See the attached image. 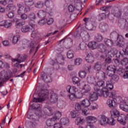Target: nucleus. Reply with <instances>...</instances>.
I'll use <instances>...</instances> for the list:
<instances>
[{
  "instance_id": "obj_1",
  "label": "nucleus",
  "mask_w": 128,
  "mask_h": 128,
  "mask_svg": "<svg viewBox=\"0 0 128 128\" xmlns=\"http://www.w3.org/2000/svg\"><path fill=\"white\" fill-rule=\"evenodd\" d=\"M112 88H114V84H112V82L107 81L106 82V88H102V90L104 98H112L113 100L116 98V93L108 92L109 90H110Z\"/></svg>"
},
{
  "instance_id": "obj_2",
  "label": "nucleus",
  "mask_w": 128,
  "mask_h": 128,
  "mask_svg": "<svg viewBox=\"0 0 128 128\" xmlns=\"http://www.w3.org/2000/svg\"><path fill=\"white\" fill-rule=\"evenodd\" d=\"M124 54H126V53L124 50L118 51V50L114 48L110 51H106L104 54L100 56V58L104 60L106 58H112L116 55V58H120V56H124Z\"/></svg>"
},
{
  "instance_id": "obj_3",
  "label": "nucleus",
  "mask_w": 128,
  "mask_h": 128,
  "mask_svg": "<svg viewBox=\"0 0 128 128\" xmlns=\"http://www.w3.org/2000/svg\"><path fill=\"white\" fill-rule=\"evenodd\" d=\"M48 90H42L38 94L39 98H34L32 102H42L46 98H48Z\"/></svg>"
},
{
  "instance_id": "obj_4",
  "label": "nucleus",
  "mask_w": 128,
  "mask_h": 128,
  "mask_svg": "<svg viewBox=\"0 0 128 128\" xmlns=\"http://www.w3.org/2000/svg\"><path fill=\"white\" fill-rule=\"evenodd\" d=\"M94 90L95 92H91L89 95V100L90 102H96V100H98V96H104V93L100 88L94 87Z\"/></svg>"
},
{
  "instance_id": "obj_5",
  "label": "nucleus",
  "mask_w": 128,
  "mask_h": 128,
  "mask_svg": "<svg viewBox=\"0 0 128 128\" xmlns=\"http://www.w3.org/2000/svg\"><path fill=\"white\" fill-rule=\"evenodd\" d=\"M116 100V102L120 104V108L125 112H128V104H126V100L122 99L120 97H116L114 98Z\"/></svg>"
},
{
  "instance_id": "obj_6",
  "label": "nucleus",
  "mask_w": 128,
  "mask_h": 128,
  "mask_svg": "<svg viewBox=\"0 0 128 128\" xmlns=\"http://www.w3.org/2000/svg\"><path fill=\"white\" fill-rule=\"evenodd\" d=\"M10 78V76L8 72L4 70L0 72V88L4 86V82H6Z\"/></svg>"
},
{
  "instance_id": "obj_7",
  "label": "nucleus",
  "mask_w": 128,
  "mask_h": 128,
  "mask_svg": "<svg viewBox=\"0 0 128 128\" xmlns=\"http://www.w3.org/2000/svg\"><path fill=\"white\" fill-rule=\"evenodd\" d=\"M58 94L54 92H52L50 94L48 100L49 101L46 102V104H56L58 102Z\"/></svg>"
},
{
  "instance_id": "obj_8",
  "label": "nucleus",
  "mask_w": 128,
  "mask_h": 128,
  "mask_svg": "<svg viewBox=\"0 0 128 128\" xmlns=\"http://www.w3.org/2000/svg\"><path fill=\"white\" fill-rule=\"evenodd\" d=\"M64 42V44L66 48H70L72 46V40L70 38H67L64 40L62 39L59 40L58 42L59 46L60 44V42Z\"/></svg>"
},
{
  "instance_id": "obj_9",
  "label": "nucleus",
  "mask_w": 128,
  "mask_h": 128,
  "mask_svg": "<svg viewBox=\"0 0 128 128\" xmlns=\"http://www.w3.org/2000/svg\"><path fill=\"white\" fill-rule=\"evenodd\" d=\"M80 36L84 42H86L90 40V36L88 32L86 30L82 31L80 33Z\"/></svg>"
},
{
  "instance_id": "obj_10",
  "label": "nucleus",
  "mask_w": 128,
  "mask_h": 128,
  "mask_svg": "<svg viewBox=\"0 0 128 128\" xmlns=\"http://www.w3.org/2000/svg\"><path fill=\"white\" fill-rule=\"evenodd\" d=\"M40 106L38 104H35L32 105L33 108L36 110L35 112V114L38 116V118H33V120H34V122H36V120H38V118H40V112H42L40 110Z\"/></svg>"
},
{
  "instance_id": "obj_11",
  "label": "nucleus",
  "mask_w": 128,
  "mask_h": 128,
  "mask_svg": "<svg viewBox=\"0 0 128 128\" xmlns=\"http://www.w3.org/2000/svg\"><path fill=\"white\" fill-rule=\"evenodd\" d=\"M64 60V56L61 55L56 60H51L50 62V64L52 66H56L58 65V64H62V63Z\"/></svg>"
},
{
  "instance_id": "obj_12",
  "label": "nucleus",
  "mask_w": 128,
  "mask_h": 128,
  "mask_svg": "<svg viewBox=\"0 0 128 128\" xmlns=\"http://www.w3.org/2000/svg\"><path fill=\"white\" fill-rule=\"evenodd\" d=\"M88 0H72V5L76 8L78 10H80L82 8V4H84Z\"/></svg>"
},
{
  "instance_id": "obj_13",
  "label": "nucleus",
  "mask_w": 128,
  "mask_h": 128,
  "mask_svg": "<svg viewBox=\"0 0 128 128\" xmlns=\"http://www.w3.org/2000/svg\"><path fill=\"white\" fill-rule=\"evenodd\" d=\"M127 120H128V114L126 115L121 114L118 118V122L122 126H126Z\"/></svg>"
},
{
  "instance_id": "obj_14",
  "label": "nucleus",
  "mask_w": 128,
  "mask_h": 128,
  "mask_svg": "<svg viewBox=\"0 0 128 128\" xmlns=\"http://www.w3.org/2000/svg\"><path fill=\"white\" fill-rule=\"evenodd\" d=\"M116 72V68L114 66L110 65L108 66L106 72L108 76H112V74H114Z\"/></svg>"
},
{
  "instance_id": "obj_15",
  "label": "nucleus",
  "mask_w": 128,
  "mask_h": 128,
  "mask_svg": "<svg viewBox=\"0 0 128 128\" xmlns=\"http://www.w3.org/2000/svg\"><path fill=\"white\" fill-rule=\"evenodd\" d=\"M106 18H108L110 20H114V18H111L110 15L108 16V13H100L98 16V20L100 22V20H106Z\"/></svg>"
},
{
  "instance_id": "obj_16",
  "label": "nucleus",
  "mask_w": 128,
  "mask_h": 128,
  "mask_svg": "<svg viewBox=\"0 0 128 128\" xmlns=\"http://www.w3.org/2000/svg\"><path fill=\"white\" fill-rule=\"evenodd\" d=\"M110 113L112 118H118L117 120L118 122V118L120 116V112L118 109L114 108L110 110Z\"/></svg>"
},
{
  "instance_id": "obj_17",
  "label": "nucleus",
  "mask_w": 128,
  "mask_h": 128,
  "mask_svg": "<svg viewBox=\"0 0 128 128\" xmlns=\"http://www.w3.org/2000/svg\"><path fill=\"white\" fill-rule=\"evenodd\" d=\"M29 47L30 48V52H35L34 54H36L38 50V49L40 48V46L38 45L37 47L36 48V45L34 44V41H32L30 42Z\"/></svg>"
},
{
  "instance_id": "obj_18",
  "label": "nucleus",
  "mask_w": 128,
  "mask_h": 128,
  "mask_svg": "<svg viewBox=\"0 0 128 128\" xmlns=\"http://www.w3.org/2000/svg\"><path fill=\"white\" fill-rule=\"evenodd\" d=\"M41 78L46 84L52 82V78L48 76V74L46 73L42 72L41 74Z\"/></svg>"
},
{
  "instance_id": "obj_19",
  "label": "nucleus",
  "mask_w": 128,
  "mask_h": 128,
  "mask_svg": "<svg viewBox=\"0 0 128 128\" xmlns=\"http://www.w3.org/2000/svg\"><path fill=\"white\" fill-rule=\"evenodd\" d=\"M86 122L88 124H94V122H98V118L94 116H88L86 117Z\"/></svg>"
},
{
  "instance_id": "obj_20",
  "label": "nucleus",
  "mask_w": 128,
  "mask_h": 128,
  "mask_svg": "<svg viewBox=\"0 0 128 128\" xmlns=\"http://www.w3.org/2000/svg\"><path fill=\"white\" fill-rule=\"evenodd\" d=\"M112 14L114 16H116V18H120V16H122V10L118 8H114L112 10Z\"/></svg>"
},
{
  "instance_id": "obj_21",
  "label": "nucleus",
  "mask_w": 128,
  "mask_h": 128,
  "mask_svg": "<svg viewBox=\"0 0 128 128\" xmlns=\"http://www.w3.org/2000/svg\"><path fill=\"white\" fill-rule=\"evenodd\" d=\"M12 24V21L10 20H2L0 22V26H4L6 28H10Z\"/></svg>"
},
{
  "instance_id": "obj_22",
  "label": "nucleus",
  "mask_w": 128,
  "mask_h": 128,
  "mask_svg": "<svg viewBox=\"0 0 128 128\" xmlns=\"http://www.w3.org/2000/svg\"><path fill=\"white\" fill-rule=\"evenodd\" d=\"M16 7L18 8V14H22L23 12H24V2H21L20 3H18L16 4Z\"/></svg>"
},
{
  "instance_id": "obj_23",
  "label": "nucleus",
  "mask_w": 128,
  "mask_h": 128,
  "mask_svg": "<svg viewBox=\"0 0 128 128\" xmlns=\"http://www.w3.org/2000/svg\"><path fill=\"white\" fill-rule=\"evenodd\" d=\"M108 120V117L104 115L100 116V118L98 120L99 124L101 126H106V122Z\"/></svg>"
},
{
  "instance_id": "obj_24",
  "label": "nucleus",
  "mask_w": 128,
  "mask_h": 128,
  "mask_svg": "<svg viewBox=\"0 0 128 128\" xmlns=\"http://www.w3.org/2000/svg\"><path fill=\"white\" fill-rule=\"evenodd\" d=\"M99 28L102 32H104L108 30V25L105 22H101L99 25Z\"/></svg>"
},
{
  "instance_id": "obj_25",
  "label": "nucleus",
  "mask_w": 128,
  "mask_h": 128,
  "mask_svg": "<svg viewBox=\"0 0 128 128\" xmlns=\"http://www.w3.org/2000/svg\"><path fill=\"white\" fill-rule=\"evenodd\" d=\"M43 112L46 116H52V108L48 105H46L44 106Z\"/></svg>"
},
{
  "instance_id": "obj_26",
  "label": "nucleus",
  "mask_w": 128,
  "mask_h": 128,
  "mask_svg": "<svg viewBox=\"0 0 128 128\" xmlns=\"http://www.w3.org/2000/svg\"><path fill=\"white\" fill-rule=\"evenodd\" d=\"M117 40L118 42L116 43L117 46H120V48H122V42H124V40H126V39L124 38V37L122 35L118 34L117 36Z\"/></svg>"
},
{
  "instance_id": "obj_27",
  "label": "nucleus",
  "mask_w": 128,
  "mask_h": 128,
  "mask_svg": "<svg viewBox=\"0 0 128 128\" xmlns=\"http://www.w3.org/2000/svg\"><path fill=\"white\" fill-rule=\"evenodd\" d=\"M56 118H50L46 120V124L47 126H52L56 122Z\"/></svg>"
},
{
  "instance_id": "obj_28",
  "label": "nucleus",
  "mask_w": 128,
  "mask_h": 128,
  "mask_svg": "<svg viewBox=\"0 0 128 128\" xmlns=\"http://www.w3.org/2000/svg\"><path fill=\"white\" fill-rule=\"evenodd\" d=\"M80 104L82 106H84V108H88L90 106V100L86 98L80 102Z\"/></svg>"
},
{
  "instance_id": "obj_29",
  "label": "nucleus",
  "mask_w": 128,
  "mask_h": 128,
  "mask_svg": "<svg viewBox=\"0 0 128 128\" xmlns=\"http://www.w3.org/2000/svg\"><path fill=\"white\" fill-rule=\"evenodd\" d=\"M34 24H32L31 28L28 26H25L22 27V28H21V30L22 32L24 33L28 32H31L32 30H34Z\"/></svg>"
},
{
  "instance_id": "obj_30",
  "label": "nucleus",
  "mask_w": 128,
  "mask_h": 128,
  "mask_svg": "<svg viewBox=\"0 0 128 128\" xmlns=\"http://www.w3.org/2000/svg\"><path fill=\"white\" fill-rule=\"evenodd\" d=\"M86 55V56L85 60L87 62L92 64L94 60V56L92 54H87Z\"/></svg>"
},
{
  "instance_id": "obj_31",
  "label": "nucleus",
  "mask_w": 128,
  "mask_h": 128,
  "mask_svg": "<svg viewBox=\"0 0 128 128\" xmlns=\"http://www.w3.org/2000/svg\"><path fill=\"white\" fill-rule=\"evenodd\" d=\"M98 50L100 52H108L106 50V47L102 44H100L98 46Z\"/></svg>"
},
{
  "instance_id": "obj_32",
  "label": "nucleus",
  "mask_w": 128,
  "mask_h": 128,
  "mask_svg": "<svg viewBox=\"0 0 128 128\" xmlns=\"http://www.w3.org/2000/svg\"><path fill=\"white\" fill-rule=\"evenodd\" d=\"M6 9L10 12H16V6L13 4L9 3L6 6Z\"/></svg>"
},
{
  "instance_id": "obj_33",
  "label": "nucleus",
  "mask_w": 128,
  "mask_h": 128,
  "mask_svg": "<svg viewBox=\"0 0 128 128\" xmlns=\"http://www.w3.org/2000/svg\"><path fill=\"white\" fill-rule=\"evenodd\" d=\"M88 46L91 50H96L98 48V43L96 41H92L88 42Z\"/></svg>"
},
{
  "instance_id": "obj_34",
  "label": "nucleus",
  "mask_w": 128,
  "mask_h": 128,
  "mask_svg": "<svg viewBox=\"0 0 128 128\" xmlns=\"http://www.w3.org/2000/svg\"><path fill=\"white\" fill-rule=\"evenodd\" d=\"M104 44L109 48H112L114 46V41L112 40L105 38L104 40Z\"/></svg>"
},
{
  "instance_id": "obj_35",
  "label": "nucleus",
  "mask_w": 128,
  "mask_h": 128,
  "mask_svg": "<svg viewBox=\"0 0 128 128\" xmlns=\"http://www.w3.org/2000/svg\"><path fill=\"white\" fill-rule=\"evenodd\" d=\"M116 100H113L109 99L106 102V104L108 105L110 108H114V106H116Z\"/></svg>"
},
{
  "instance_id": "obj_36",
  "label": "nucleus",
  "mask_w": 128,
  "mask_h": 128,
  "mask_svg": "<svg viewBox=\"0 0 128 128\" xmlns=\"http://www.w3.org/2000/svg\"><path fill=\"white\" fill-rule=\"evenodd\" d=\"M118 58H124V59L121 60L120 64L122 66H126L128 64V56H120V57Z\"/></svg>"
},
{
  "instance_id": "obj_37",
  "label": "nucleus",
  "mask_w": 128,
  "mask_h": 128,
  "mask_svg": "<svg viewBox=\"0 0 128 128\" xmlns=\"http://www.w3.org/2000/svg\"><path fill=\"white\" fill-rule=\"evenodd\" d=\"M60 122L62 124L68 126H70V120L66 118H62L60 120Z\"/></svg>"
},
{
  "instance_id": "obj_38",
  "label": "nucleus",
  "mask_w": 128,
  "mask_h": 128,
  "mask_svg": "<svg viewBox=\"0 0 128 128\" xmlns=\"http://www.w3.org/2000/svg\"><path fill=\"white\" fill-rule=\"evenodd\" d=\"M66 90L70 94H76V88L74 86H67Z\"/></svg>"
},
{
  "instance_id": "obj_39",
  "label": "nucleus",
  "mask_w": 128,
  "mask_h": 128,
  "mask_svg": "<svg viewBox=\"0 0 128 128\" xmlns=\"http://www.w3.org/2000/svg\"><path fill=\"white\" fill-rule=\"evenodd\" d=\"M24 4L26 6H32L34 4V0H24Z\"/></svg>"
},
{
  "instance_id": "obj_40",
  "label": "nucleus",
  "mask_w": 128,
  "mask_h": 128,
  "mask_svg": "<svg viewBox=\"0 0 128 128\" xmlns=\"http://www.w3.org/2000/svg\"><path fill=\"white\" fill-rule=\"evenodd\" d=\"M86 80L88 84H94V82H96V78H94V76H88L87 77Z\"/></svg>"
},
{
  "instance_id": "obj_41",
  "label": "nucleus",
  "mask_w": 128,
  "mask_h": 128,
  "mask_svg": "<svg viewBox=\"0 0 128 128\" xmlns=\"http://www.w3.org/2000/svg\"><path fill=\"white\" fill-rule=\"evenodd\" d=\"M106 124H109L110 126H114L116 124V120L112 118H108Z\"/></svg>"
},
{
  "instance_id": "obj_42",
  "label": "nucleus",
  "mask_w": 128,
  "mask_h": 128,
  "mask_svg": "<svg viewBox=\"0 0 128 128\" xmlns=\"http://www.w3.org/2000/svg\"><path fill=\"white\" fill-rule=\"evenodd\" d=\"M38 18H46V16H48L46 12L44 10H40L37 14Z\"/></svg>"
},
{
  "instance_id": "obj_43",
  "label": "nucleus",
  "mask_w": 128,
  "mask_h": 128,
  "mask_svg": "<svg viewBox=\"0 0 128 128\" xmlns=\"http://www.w3.org/2000/svg\"><path fill=\"white\" fill-rule=\"evenodd\" d=\"M36 15L34 12L30 13L28 16V20L30 22H34V20H36Z\"/></svg>"
},
{
  "instance_id": "obj_44",
  "label": "nucleus",
  "mask_w": 128,
  "mask_h": 128,
  "mask_svg": "<svg viewBox=\"0 0 128 128\" xmlns=\"http://www.w3.org/2000/svg\"><path fill=\"white\" fill-rule=\"evenodd\" d=\"M45 12H46L47 16H52V6L46 7Z\"/></svg>"
},
{
  "instance_id": "obj_45",
  "label": "nucleus",
  "mask_w": 128,
  "mask_h": 128,
  "mask_svg": "<svg viewBox=\"0 0 128 128\" xmlns=\"http://www.w3.org/2000/svg\"><path fill=\"white\" fill-rule=\"evenodd\" d=\"M66 102L60 100L59 101L57 104V106L58 108H61L62 110V108H66Z\"/></svg>"
},
{
  "instance_id": "obj_46",
  "label": "nucleus",
  "mask_w": 128,
  "mask_h": 128,
  "mask_svg": "<svg viewBox=\"0 0 128 128\" xmlns=\"http://www.w3.org/2000/svg\"><path fill=\"white\" fill-rule=\"evenodd\" d=\"M12 2H14V0H0V4L2 6H6L8 4H12Z\"/></svg>"
},
{
  "instance_id": "obj_47",
  "label": "nucleus",
  "mask_w": 128,
  "mask_h": 128,
  "mask_svg": "<svg viewBox=\"0 0 128 128\" xmlns=\"http://www.w3.org/2000/svg\"><path fill=\"white\" fill-rule=\"evenodd\" d=\"M44 6V3L42 1H39L34 4V6L36 8H42Z\"/></svg>"
},
{
  "instance_id": "obj_48",
  "label": "nucleus",
  "mask_w": 128,
  "mask_h": 128,
  "mask_svg": "<svg viewBox=\"0 0 128 128\" xmlns=\"http://www.w3.org/2000/svg\"><path fill=\"white\" fill-rule=\"evenodd\" d=\"M10 66L6 62H4L2 60H0V68H8Z\"/></svg>"
},
{
  "instance_id": "obj_49",
  "label": "nucleus",
  "mask_w": 128,
  "mask_h": 128,
  "mask_svg": "<svg viewBox=\"0 0 128 128\" xmlns=\"http://www.w3.org/2000/svg\"><path fill=\"white\" fill-rule=\"evenodd\" d=\"M20 35H16L12 38V42L14 44H16L18 43V40H20Z\"/></svg>"
},
{
  "instance_id": "obj_50",
  "label": "nucleus",
  "mask_w": 128,
  "mask_h": 128,
  "mask_svg": "<svg viewBox=\"0 0 128 128\" xmlns=\"http://www.w3.org/2000/svg\"><path fill=\"white\" fill-rule=\"evenodd\" d=\"M72 5H70L68 6V10L70 12H72L76 9L77 10H78L76 7L74 6V5L72 4V0H71Z\"/></svg>"
},
{
  "instance_id": "obj_51",
  "label": "nucleus",
  "mask_w": 128,
  "mask_h": 128,
  "mask_svg": "<svg viewBox=\"0 0 128 128\" xmlns=\"http://www.w3.org/2000/svg\"><path fill=\"white\" fill-rule=\"evenodd\" d=\"M80 112L78 110H73L70 112V116L72 118H76L78 116Z\"/></svg>"
},
{
  "instance_id": "obj_52",
  "label": "nucleus",
  "mask_w": 128,
  "mask_h": 128,
  "mask_svg": "<svg viewBox=\"0 0 128 128\" xmlns=\"http://www.w3.org/2000/svg\"><path fill=\"white\" fill-rule=\"evenodd\" d=\"M106 86V83L104 82L102 80H100V81H98L97 82L95 86V88H96V86H98V88H104V86Z\"/></svg>"
},
{
  "instance_id": "obj_53",
  "label": "nucleus",
  "mask_w": 128,
  "mask_h": 128,
  "mask_svg": "<svg viewBox=\"0 0 128 128\" xmlns=\"http://www.w3.org/2000/svg\"><path fill=\"white\" fill-rule=\"evenodd\" d=\"M66 54L68 58H70V59L74 58V51L72 50H69L67 52Z\"/></svg>"
},
{
  "instance_id": "obj_54",
  "label": "nucleus",
  "mask_w": 128,
  "mask_h": 128,
  "mask_svg": "<svg viewBox=\"0 0 128 128\" xmlns=\"http://www.w3.org/2000/svg\"><path fill=\"white\" fill-rule=\"evenodd\" d=\"M90 104L91 106L89 108L90 110H98V106L96 103H92Z\"/></svg>"
},
{
  "instance_id": "obj_55",
  "label": "nucleus",
  "mask_w": 128,
  "mask_h": 128,
  "mask_svg": "<svg viewBox=\"0 0 128 128\" xmlns=\"http://www.w3.org/2000/svg\"><path fill=\"white\" fill-rule=\"evenodd\" d=\"M94 68L96 70H100V68H102V63L100 62H96L95 64V66H94Z\"/></svg>"
},
{
  "instance_id": "obj_56",
  "label": "nucleus",
  "mask_w": 128,
  "mask_h": 128,
  "mask_svg": "<svg viewBox=\"0 0 128 128\" xmlns=\"http://www.w3.org/2000/svg\"><path fill=\"white\" fill-rule=\"evenodd\" d=\"M72 80L74 84H79V82H80V78L76 76L72 77Z\"/></svg>"
},
{
  "instance_id": "obj_57",
  "label": "nucleus",
  "mask_w": 128,
  "mask_h": 128,
  "mask_svg": "<svg viewBox=\"0 0 128 128\" xmlns=\"http://www.w3.org/2000/svg\"><path fill=\"white\" fill-rule=\"evenodd\" d=\"M78 76L80 78H84L86 76V72L84 70L80 71V72H78Z\"/></svg>"
},
{
  "instance_id": "obj_58",
  "label": "nucleus",
  "mask_w": 128,
  "mask_h": 128,
  "mask_svg": "<svg viewBox=\"0 0 128 128\" xmlns=\"http://www.w3.org/2000/svg\"><path fill=\"white\" fill-rule=\"evenodd\" d=\"M76 122H77V124H82L84 122V118H78L76 120Z\"/></svg>"
},
{
  "instance_id": "obj_59",
  "label": "nucleus",
  "mask_w": 128,
  "mask_h": 128,
  "mask_svg": "<svg viewBox=\"0 0 128 128\" xmlns=\"http://www.w3.org/2000/svg\"><path fill=\"white\" fill-rule=\"evenodd\" d=\"M62 117V112L60 111H56L55 113V117H53L54 118H56V121L58 122V120L60 118Z\"/></svg>"
},
{
  "instance_id": "obj_60",
  "label": "nucleus",
  "mask_w": 128,
  "mask_h": 128,
  "mask_svg": "<svg viewBox=\"0 0 128 128\" xmlns=\"http://www.w3.org/2000/svg\"><path fill=\"white\" fill-rule=\"evenodd\" d=\"M82 62V59L81 58H77L74 60V64L75 66H80Z\"/></svg>"
},
{
  "instance_id": "obj_61",
  "label": "nucleus",
  "mask_w": 128,
  "mask_h": 128,
  "mask_svg": "<svg viewBox=\"0 0 128 128\" xmlns=\"http://www.w3.org/2000/svg\"><path fill=\"white\" fill-rule=\"evenodd\" d=\"M26 24V21H24L22 20H20L16 24L17 28L18 26H24Z\"/></svg>"
},
{
  "instance_id": "obj_62",
  "label": "nucleus",
  "mask_w": 128,
  "mask_h": 128,
  "mask_svg": "<svg viewBox=\"0 0 128 128\" xmlns=\"http://www.w3.org/2000/svg\"><path fill=\"white\" fill-rule=\"evenodd\" d=\"M118 34L116 32L114 31L111 32L110 34V38H118Z\"/></svg>"
},
{
  "instance_id": "obj_63",
  "label": "nucleus",
  "mask_w": 128,
  "mask_h": 128,
  "mask_svg": "<svg viewBox=\"0 0 128 128\" xmlns=\"http://www.w3.org/2000/svg\"><path fill=\"white\" fill-rule=\"evenodd\" d=\"M48 22V18H44L43 20H40L39 22H38V24L40 26H44V24H46Z\"/></svg>"
},
{
  "instance_id": "obj_64",
  "label": "nucleus",
  "mask_w": 128,
  "mask_h": 128,
  "mask_svg": "<svg viewBox=\"0 0 128 128\" xmlns=\"http://www.w3.org/2000/svg\"><path fill=\"white\" fill-rule=\"evenodd\" d=\"M83 88L85 90V92H84V93L88 92L90 90V86L88 84H84L83 87Z\"/></svg>"
}]
</instances>
